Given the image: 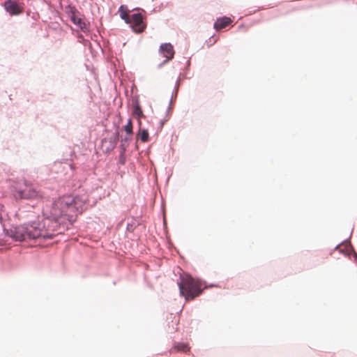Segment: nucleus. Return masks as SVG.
Instances as JSON below:
<instances>
[{
  "label": "nucleus",
  "mask_w": 357,
  "mask_h": 357,
  "mask_svg": "<svg viewBox=\"0 0 357 357\" xmlns=\"http://www.w3.org/2000/svg\"><path fill=\"white\" fill-rule=\"evenodd\" d=\"M126 154L119 153V158L118 163L121 165H124L126 164Z\"/></svg>",
  "instance_id": "f3484780"
},
{
  "label": "nucleus",
  "mask_w": 357,
  "mask_h": 357,
  "mask_svg": "<svg viewBox=\"0 0 357 357\" xmlns=\"http://www.w3.org/2000/svg\"><path fill=\"white\" fill-rule=\"evenodd\" d=\"M335 250H338L340 253L348 257L349 259H351V256L352 255L354 261L357 263V253L349 239L342 241L340 244L335 246Z\"/></svg>",
  "instance_id": "423d86ee"
},
{
  "label": "nucleus",
  "mask_w": 357,
  "mask_h": 357,
  "mask_svg": "<svg viewBox=\"0 0 357 357\" xmlns=\"http://www.w3.org/2000/svg\"><path fill=\"white\" fill-rule=\"evenodd\" d=\"M177 284L180 295L184 296L186 300H193L201 295L204 289L216 286L214 284H210L208 286L202 287L206 282L191 276H187L184 278L181 277L180 281Z\"/></svg>",
  "instance_id": "f03ea898"
},
{
  "label": "nucleus",
  "mask_w": 357,
  "mask_h": 357,
  "mask_svg": "<svg viewBox=\"0 0 357 357\" xmlns=\"http://www.w3.org/2000/svg\"><path fill=\"white\" fill-rule=\"evenodd\" d=\"M139 130L136 134V137L142 142H147L149 140V133L147 129L142 128V121L138 123Z\"/></svg>",
  "instance_id": "f8f14e48"
},
{
  "label": "nucleus",
  "mask_w": 357,
  "mask_h": 357,
  "mask_svg": "<svg viewBox=\"0 0 357 357\" xmlns=\"http://www.w3.org/2000/svg\"><path fill=\"white\" fill-rule=\"evenodd\" d=\"M66 14L71 22L85 33L89 32L88 24L84 21V16L76 8L75 6L68 4L64 8Z\"/></svg>",
  "instance_id": "7ed1b4c3"
},
{
  "label": "nucleus",
  "mask_w": 357,
  "mask_h": 357,
  "mask_svg": "<svg viewBox=\"0 0 357 357\" xmlns=\"http://www.w3.org/2000/svg\"><path fill=\"white\" fill-rule=\"evenodd\" d=\"M3 8L10 16H17L22 13L23 6L15 0H6L3 2Z\"/></svg>",
  "instance_id": "0eeeda50"
},
{
  "label": "nucleus",
  "mask_w": 357,
  "mask_h": 357,
  "mask_svg": "<svg viewBox=\"0 0 357 357\" xmlns=\"http://www.w3.org/2000/svg\"><path fill=\"white\" fill-rule=\"evenodd\" d=\"M169 57L165 58V60H163L158 65V68H161L165 64L167 63L169 61H171Z\"/></svg>",
  "instance_id": "412c9836"
},
{
  "label": "nucleus",
  "mask_w": 357,
  "mask_h": 357,
  "mask_svg": "<svg viewBox=\"0 0 357 357\" xmlns=\"http://www.w3.org/2000/svg\"><path fill=\"white\" fill-rule=\"evenodd\" d=\"M190 66V60H188L186 61V67L188 69L189 68Z\"/></svg>",
  "instance_id": "393cba45"
},
{
  "label": "nucleus",
  "mask_w": 357,
  "mask_h": 357,
  "mask_svg": "<svg viewBox=\"0 0 357 357\" xmlns=\"http://www.w3.org/2000/svg\"><path fill=\"white\" fill-rule=\"evenodd\" d=\"M119 140V132L118 131H115L108 139V146L105 148V152L109 153L113 151Z\"/></svg>",
  "instance_id": "9b49d317"
},
{
  "label": "nucleus",
  "mask_w": 357,
  "mask_h": 357,
  "mask_svg": "<svg viewBox=\"0 0 357 357\" xmlns=\"http://www.w3.org/2000/svg\"><path fill=\"white\" fill-rule=\"evenodd\" d=\"M137 225H136L134 223L128 222L126 226V230L128 231L132 232L136 229Z\"/></svg>",
  "instance_id": "6ab92c4d"
},
{
  "label": "nucleus",
  "mask_w": 357,
  "mask_h": 357,
  "mask_svg": "<svg viewBox=\"0 0 357 357\" xmlns=\"http://www.w3.org/2000/svg\"><path fill=\"white\" fill-rule=\"evenodd\" d=\"M26 15H29V11H27L26 12Z\"/></svg>",
  "instance_id": "a878e982"
},
{
  "label": "nucleus",
  "mask_w": 357,
  "mask_h": 357,
  "mask_svg": "<svg viewBox=\"0 0 357 357\" xmlns=\"http://www.w3.org/2000/svg\"><path fill=\"white\" fill-rule=\"evenodd\" d=\"M22 184L23 188L19 183L13 188V193L16 199H35L40 197L39 191L33 186L27 185L26 181H24Z\"/></svg>",
  "instance_id": "20e7f679"
},
{
  "label": "nucleus",
  "mask_w": 357,
  "mask_h": 357,
  "mask_svg": "<svg viewBox=\"0 0 357 357\" xmlns=\"http://www.w3.org/2000/svg\"><path fill=\"white\" fill-rule=\"evenodd\" d=\"M78 41L79 43H83L84 45H87V44H90V42L88 39H85L82 34L77 35Z\"/></svg>",
  "instance_id": "dca6fc26"
},
{
  "label": "nucleus",
  "mask_w": 357,
  "mask_h": 357,
  "mask_svg": "<svg viewBox=\"0 0 357 357\" xmlns=\"http://www.w3.org/2000/svg\"><path fill=\"white\" fill-rule=\"evenodd\" d=\"M133 135H126L123 138L121 139V142H123L125 144H127L129 145L130 142L132 139Z\"/></svg>",
  "instance_id": "aec40b11"
},
{
  "label": "nucleus",
  "mask_w": 357,
  "mask_h": 357,
  "mask_svg": "<svg viewBox=\"0 0 357 357\" xmlns=\"http://www.w3.org/2000/svg\"><path fill=\"white\" fill-rule=\"evenodd\" d=\"M142 9H137L136 12L130 15L129 24L132 30L137 33H142L146 28V17Z\"/></svg>",
  "instance_id": "39448f33"
},
{
  "label": "nucleus",
  "mask_w": 357,
  "mask_h": 357,
  "mask_svg": "<svg viewBox=\"0 0 357 357\" xmlns=\"http://www.w3.org/2000/svg\"><path fill=\"white\" fill-rule=\"evenodd\" d=\"M159 52L163 57H169L172 59L174 56V50L173 45L170 43H162L160 45Z\"/></svg>",
  "instance_id": "1a4fd4ad"
},
{
  "label": "nucleus",
  "mask_w": 357,
  "mask_h": 357,
  "mask_svg": "<svg viewBox=\"0 0 357 357\" xmlns=\"http://www.w3.org/2000/svg\"><path fill=\"white\" fill-rule=\"evenodd\" d=\"M128 146V143L125 144L123 142H121V143L119 146L120 153L126 154Z\"/></svg>",
  "instance_id": "a211bd4d"
},
{
  "label": "nucleus",
  "mask_w": 357,
  "mask_h": 357,
  "mask_svg": "<svg viewBox=\"0 0 357 357\" xmlns=\"http://www.w3.org/2000/svg\"><path fill=\"white\" fill-rule=\"evenodd\" d=\"M172 102H173V96H172V97H171V99H170V101H169V106L167 107V113H169L171 111Z\"/></svg>",
  "instance_id": "4be33fe9"
},
{
  "label": "nucleus",
  "mask_w": 357,
  "mask_h": 357,
  "mask_svg": "<svg viewBox=\"0 0 357 357\" xmlns=\"http://www.w3.org/2000/svg\"><path fill=\"white\" fill-rule=\"evenodd\" d=\"M166 121H167V119H163V120H161L160 121V123H159V128L160 129L162 128V127L164 126V125H165Z\"/></svg>",
  "instance_id": "5701e85b"
},
{
  "label": "nucleus",
  "mask_w": 357,
  "mask_h": 357,
  "mask_svg": "<svg viewBox=\"0 0 357 357\" xmlns=\"http://www.w3.org/2000/svg\"><path fill=\"white\" fill-rule=\"evenodd\" d=\"M119 12L120 14V17L124 20V22L126 24H128L130 22L129 17L130 16H128V9L127 6L126 5H121L119 8Z\"/></svg>",
  "instance_id": "ddd939ff"
},
{
  "label": "nucleus",
  "mask_w": 357,
  "mask_h": 357,
  "mask_svg": "<svg viewBox=\"0 0 357 357\" xmlns=\"http://www.w3.org/2000/svg\"><path fill=\"white\" fill-rule=\"evenodd\" d=\"M179 80L178 79L176 81V83H175V86H174V90L176 91V93H177L178 90V86H179Z\"/></svg>",
  "instance_id": "b1692460"
},
{
  "label": "nucleus",
  "mask_w": 357,
  "mask_h": 357,
  "mask_svg": "<svg viewBox=\"0 0 357 357\" xmlns=\"http://www.w3.org/2000/svg\"><path fill=\"white\" fill-rule=\"evenodd\" d=\"M132 114L137 119V123H139V121H141V119L145 118L137 96L132 98Z\"/></svg>",
  "instance_id": "6e6552de"
},
{
  "label": "nucleus",
  "mask_w": 357,
  "mask_h": 357,
  "mask_svg": "<svg viewBox=\"0 0 357 357\" xmlns=\"http://www.w3.org/2000/svg\"><path fill=\"white\" fill-rule=\"evenodd\" d=\"M232 22L231 19L229 17L223 16L217 19L213 24V28L216 30H220L227 26L229 25Z\"/></svg>",
  "instance_id": "9d476101"
},
{
  "label": "nucleus",
  "mask_w": 357,
  "mask_h": 357,
  "mask_svg": "<svg viewBox=\"0 0 357 357\" xmlns=\"http://www.w3.org/2000/svg\"><path fill=\"white\" fill-rule=\"evenodd\" d=\"M88 203L89 196L86 194L63 195L52 203L50 210L44 209L41 216L23 225L4 229L5 234L20 242L39 238L52 239L68 229L66 220L70 225L76 221V217L68 213L81 214L86 209Z\"/></svg>",
  "instance_id": "f257e3e1"
},
{
  "label": "nucleus",
  "mask_w": 357,
  "mask_h": 357,
  "mask_svg": "<svg viewBox=\"0 0 357 357\" xmlns=\"http://www.w3.org/2000/svg\"><path fill=\"white\" fill-rule=\"evenodd\" d=\"M174 349L177 351L187 352L189 351L190 347L185 342H174Z\"/></svg>",
  "instance_id": "4468645a"
},
{
  "label": "nucleus",
  "mask_w": 357,
  "mask_h": 357,
  "mask_svg": "<svg viewBox=\"0 0 357 357\" xmlns=\"http://www.w3.org/2000/svg\"><path fill=\"white\" fill-rule=\"evenodd\" d=\"M123 130L126 132V135H133L132 130V121L128 119L126 125L122 128Z\"/></svg>",
  "instance_id": "2eb2a0df"
}]
</instances>
